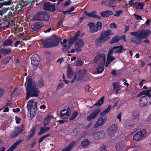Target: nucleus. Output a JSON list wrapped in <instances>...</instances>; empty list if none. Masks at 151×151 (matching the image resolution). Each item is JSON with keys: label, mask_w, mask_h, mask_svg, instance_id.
Listing matches in <instances>:
<instances>
[{"label": "nucleus", "mask_w": 151, "mask_h": 151, "mask_svg": "<svg viewBox=\"0 0 151 151\" xmlns=\"http://www.w3.org/2000/svg\"><path fill=\"white\" fill-rule=\"evenodd\" d=\"M151 33V31L148 29H142L137 31L131 32L130 35L134 37H132L130 42L138 45L141 44L142 39L148 37Z\"/></svg>", "instance_id": "obj_1"}, {"label": "nucleus", "mask_w": 151, "mask_h": 151, "mask_svg": "<svg viewBox=\"0 0 151 151\" xmlns=\"http://www.w3.org/2000/svg\"><path fill=\"white\" fill-rule=\"evenodd\" d=\"M26 99H28L30 97H37L40 93V90L31 78H29L27 81L26 86Z\"/></svg>", "instance_id": "obj_2"}, {"label": "nucleus", "mask_w": 151, "mask_h": 151, "mask_svg": "<svg viewBox=\"0 0 151 151\" xmlns=\"http://www.w3.org/2000/svg\"><path fill=\"white\" fill-rule=\"evenodd\" d=\"M62 38L55 35H52L50 39L44 41L43 42V47L45 48H50L58 46Z\"/></svg>", "instance_id": "obj_3"}, {"label": "nucleus", "mask_w": 151, "mask_h": 151, "mask_svg": "<svg viewBox=\"0 0 151 151\" xmlns=\"http://www.w3.org/2000/svg\"><path fill=\"white\" fill-rule=\"evenodd\" d=\"M113 34L112 31L110 29L102 32L100 35V37L95 41V43L97 45L103 43L110 39L109 36Z\"/></svg>", "instance_id": "obj_4"}, {"label": "nucleus", "mask_w": 151, "mask_h": 151, "mask_svg": "<svg viewBox=\"0 0 151 151\" xmlns=\"http://www.w3.org/2000/svg\"><path fill=\"white\" fill-rule=\"evenodd\" d=\"M37 102L34 99H31L27 103V108L30 118L32 119L35 114V110L37 108Z\"/></svg>", "instance_id": "obj_5"}, {"label": "nucleus", "mask_w": 151, "mask_h": 151, "mask_svg": "<svg viewBox=\"0 0 151 151\" xmlns=\"http://www.w3.org/2000/svg\"><path fill=\"white\" fill-rule=\"evenodd\" d=\"M86 72V70L85 69L80 70L77 71L75 73L74 77L71 83H73L75 80L81 81H84L83 78Z\"/></svg>", "instance_id": "obj_6"}, {"label": "nucleus", "mask_w": 151, "mask_h": 151, "mask_svg": "<svg viewBox=\"0 0 151 151\" xmlns=\"http://www.w3.org/2000/svg\"><path fill=\"white\" fill-rule=\"evenodd\" d=\"M105 56L104 54H99L94 57L93 63H97L104 67L105 63Z\"/></svg>", "instance_id": "obj_7"}, {"label": "nucleus", "mask_w": 151, "mask_h": 151, "mask_svg": "<svg viewBox=\"0 0 151 151\" xmlns=\"http://www.w3.org/2000/svg\"><path fill=\"white\" fill-rule=\"evenodd\" d=\"M139 103L142 107L149 105L151 103V96H145L141 97Z\"/></svg>", "instance_id": "obj_8"}, {"label": "nucleus", "mask_w": 151, "mask_h": 151, "mask_svg": "<svg viewBox=\"0 0 151 151\" xmlns=\"http://www.w3.org/2000/svg\"><path fill=\"white\" fill-rule=\"evenodd\" d=\"M147 133L145 129H142L136 133L133 136V140L137 142L140 141L147 135Z\"/></svg>", "instance_id": "obj_9"}, {"label": "nucleus", "mask_w": 151, "mask_h": 151, "mask_svg": "<svg viewBox=\"0 0 151 151\" xmlns=\"http://www.w3.org/2000/svg\"><path fill=\"white\" fill-rule=\"evenodd\" d=\"M71 110L68 107L60 111V116L62 119H66L70 116L71 114Z\"/></svg>", "instance_id": "obj_10"}, {"label": "nucleus", "mask_w": 151, "mask_h": 151, "mask_svg": "<svg viewBox=\"0 0 151 151\" xmlns=\"http://www.w3.org/2000/svg\"><path fill=\"white\" fill-rule=\"evenodd\" d=\"M118 128L116 124H113L108 128L107 130L108 134L111 137L114 136L117 132Z\"/></svg>", "instance_id": "obj_11"}, {"label": "nucleus", "mask_w": 151, "mask_h": 151, "mask_svg": "<svg viewBox=\"0 0 151 151\" xmlns=\"http://www.w3.org/2000/svg\"><path fill=\"white\" fill-rule=\"evenodd\" d=\"M42 8L45 11L50 12H54L55 10V6L53 5H51L49 2H45L43 5Z\"/></svg>", "instance_id": "obj_12"}, {"label": "nucleus", "mask_w": 151, "mask_h": 151, "mask_svg": "<svg viewBox=\"0 0 151 151\" xmlns=\"http://www.w3.org/2000/svg\"><path fill=\"white\" fill-rule=\"evenodd\" d=\"M31 63L33 68H35L38 66L40 61V57L36 54H34L31 58Z\"/></svg>", "instance_id": "obj_13"}, {"label": "nucleus", "mask_w": 151, "mask_h": 151, "mask_svg": "<svg viewBox=\"0 0 151 151\" xmlns=\"http://www.w3.org/2000/svg\"><path fill=\"white\" fill-rule=\"evenodd\" d=\"M101 116L97 122L94 126L96 128L99 126L103 125L106 120V115L101 114Z\"/></svg>", "instance_id": "obj_14"}, {"label": "nucleus", "mask_w": 151, "mask_h": 151, "mask_svg": "<svg viewBox=\"0 0 151 151\" xmlns=\"http://www.w3.org/2000/svg\"><path fill=\"white\" fill-rule=\"evenodd\" d=\"M83 41L80 38H78L75 44V48L76 51L80 52L81 50V47L84 45Z\"/></svg>", "instance_id": "obj_15"}, {"label": "nucleus", "mask_w": 151, "mask_h": 151, "mask_svg": "<svg viewBox=\"0 0 151 151\" xmlns=\"http://www.w3.org/2000/svg\"><path fill=\"white\" fill-rule=\"evenodd\" d=\"M125 37L126 36L124 35L121 36H119L116 35L109 41V42L111 44L116 43L122 39H123L124 41L126 42H127V40L125 39Z\"/></svg>", "instance_id": "obj_16"}, {"label": "nucleus", "mask_w": 151, "mask_h": 151, "mask_svg": "<svg viewBox=\"0 0 151 151\" xmlns=\"http://www.w3.org/2000/svg\"><path fill=\"white\" fill-rule=\"evenodd\" d=\"M125 50V49L123 48V46L120 45L118 46H114L110 50L111 52L113 53L114 52L116 54L120 53Z\"/></svg>", "instance_id": "obj_17"}, {"label": "nucleus", "mask_w": 151, "mask_h": 151, "mask_svg": "<svg viewBox=\"0 0 151 151\" xmlns=\"http://www.w3.org/2000/svg\"><path fill=\"white\" fill-rule=\"evenodd\" d=\"M100 111V110L99 109L94 110L92 113L87 117V120L90 121L95 118L99 114Z\"/></svg>", "instance_id": "obj_18"}, {"label": "nucleus", "mask_w": 151, "mask_h": 151, "mask_svg": "<svg viewBox=\"0 0 151 151\" xmlns=\"http://www.w3.org/2000/svg\"><path fill=\"white\" fill-rule=\"evenodd\" d=\"M126 145L125 142L122 141L118 142L116 146L117 151H122Z\"/></svg>", "instance_id": "obj_19"}, {"label": "nucleus", "mask_w": 151, "mask_h": 151, "mask_svg": "<svg viewBox=\"0 0 151 151\" xmlns=\"http://www.w3.org/2000/svg\"><path fill=\"white\" fill-rule=\"evenodd\" d=\"M80 31H78L77 33L74 35V37L70 39L68 42V44L69 46L72 45L75 41L78 40V37L80 35Z\"/></svg>", "instance_id": "obj_20"}, {"label": "nucleus", "mask_w": 151, "mask_h": 151, "mask_svg": "<svg viewBox=\"0 0 151 151\" xmlns=\"http://www.w3.org/2000/svg\"><path fill=\"white\" fill-rule=\"evenodd\" d=\"M113 14V12L110 10L103 11L100 13L101 16L103 18L107 17Z\"/></svg>", "instance_id": "obj_21"}, {"label": "nucleus", "mask_w": 151, "mask_h": 151, "mask_svg": "<svg viewBox=\"0 0 151 151\" xmlns=\"http://www.w3.org/2000/svg\"><path fill=\"white\" fill-rule=\"evenodd\" d=\"M27 6V5L26 1L24 0L19 1V3L17 5L18 8H19V10L21 9L22 8Z\"/></svg>", "instance_id": "obj_22"}, {"label": "nucleus", "mask_w": 151, "mask_h": 151, "mask_svg": "<svg viewBox=\"0 0 151 151\" xmlns=\"http://www.w3.org/2000/svg\"><path fill=\"white\" fill-rule=\"evenodd\" d=\"M50 129V128L48 127H41L40 128V131L38 133V135H40L42 134L49 131Z\"/></svg>", "instance_id": "obj_23"}, {"label": "nucleus", "mask_w": 151, "mask_h": 151, "mask_svg": "<svg viewBox=\"0 0 151 151\" xmlns=\"http://www.w3.org/2000/svg\"><path fill=\"white\" fill-rule=\"evenodd\" d=\"M43 25L44 24L42 22H36L31 26V28H40L42 27Z\"/></svg>", "instance_id": "obj_24"}, {"label": "nucleus", "mask_w": 151, "mask_h": 151, "mask_svg": "<svg viewBox=\"0 0 151 151\" xmlns=\"http://www.w3.org/2000/svg\"><path fill=\"white\" fill-rule=\"evenodd\" d=\"M76 143L75 141L70 143L67 147L62 150V151H69Z\"/></svg>", "instance_id": "obj_25"}, {"label": "nucleus", "mask_w": 151, "mask_h": 151, "mask_svg": "<svg viewBox=\"0 0 151 151\" xmlns=\"http://www.w3.org/2000/svg\"><path fill=\"white\" fill-rule=\"evenodd\" d=\"M113 54V53L110 51L108 54L107 60L110 63L115 59V58L112 55Z\"/></svg>", "instance_id": "obj_26"}, {"label": "nucleus", "mask_w": 151, "mask_h": 151, "mask_svg": "<svg viewBox=\"0 0 151 151\" xmlns=\"http://www.w3.org/2000/svg\"><path fill=\"white\" fill-rule=\"evenodd\" d=\"M22 142V140L16 142L6 151H13L15 147Z\"/></svg>", "instance_id": "obj_27"}, {"label": "nucleus", "mask_w": 151, "mask_h": 151, "mask_svg": "<svg viewBox=\"0 0 151 151\" xmlns=\"http://www.w3.org/2000/svg\"><path fill=\"white\" fill-rule=\"evenodd\" d=\"M135 7L136 9H142L145 5L143 3L137 1L135 3Z\"/></svg>", "instance_id": "obj_28"}, {"label": "nucleus", "mask_w": 151, "mask_h": 151, "mask_svg": "<svg viewBox=\"0 0 151 151\" xmlns=\"http://www.w3.org/2000/svg\"><path fill=\"white\" fill-rule=\"evenodd\" d=\"M36 128L35 127H33L30 131V134L26 137V139L27 140L32 138L35 134Z\"/></svg>", "instance_id": "obj_29"}, {"label": "nucleus", "mask_w": 151, "mask_h": 151, "mask_svg": "<svg viewBox=\"0 0 151 151\" xmlns=\"http://www.w3.org/2000/svg\"><path fill=\"white\" fill-rule=\"evenodd\" d=\"M52 117L50 115H47L43 121V124L45 126L48 125V122L50 121Z\"/></svg>", "instance_id": "obj_30"}, {"label": "nucleus", "mask_w": 151, "mask_h": 151, "mask_svg": "<svg viewBox=\"0 0 151 151\" xmlns=\"http://www.w3.org/2000/svg\"><path fill=\"white\" fill-rule=\"evenodd\" d=\"M13 22V20H6L5 22H4V24H5V26H3V28H5V27H6L7 28L9 27V26L10 24L11 23Z\"/></svg>", "instance_id": "obj_31"}, {"label": "nucleus", "mask_w": 151, "mask_h": 151, "mask_svg": "<svg viewBox=\"0 0 151 151\" xmlns=\"http://www.w3.org/2000/svg\"><path fill=\"white\" fill-rule=\"evenodd\" d=\"M90 143L88 139L83 140L81 143V145L83 147H86Z\"/></svg>", "instance_id": "obj_32"}, {"label": "nucleus", "mask_w": 151, "mask_h": 151, "mask_svg": "<svg viewBox=\"0 0 151 151\" xmlns=\"http://www.w3.org/2000/svg\"><path fill=\"white\" fill-rule=\"evenodd\" d=\"M73 75V72L70 68V67H68L67 76L70 78L72 77Z\"/></svg>", "instance_id": "obj_33"}, {"label": "nucleus", "mask_w": 151, "mask_h": 151, "mask_svg": "<svg viewBox=\"0 0 151 151\" xmlns=\"http://www.w3.org/2000/svg\"><path fill=\"white\" fill-rule=\"evenodd\" d=\"M11 52V49H1L0 50V52L3 53L4 55L8 54L9 53Z\"/></svg>", "instance_id": "obj_34"}, {"label": "nucleus", "mask_w": 151, "mask_h": 151, "mask_svg": "<svg viewBox=\"0 0 151 151\" xmlns=\"http://www.w3.org/2000/svg\"><path fill=\"white\" fill-rule=\"evenodd\" d=\"M50 18V16L47 14V12H43L42 21H47Z\"/></svg>", "instance_id": "obj_35"}, {"label": "nucleus", "mask_w": 151, "mask_h": 151, "mask_svg": "<svg viewBox=\"0 0 151 151\" xmlns=\"http://www.w3.org/2000/svg\"><path fill=\"white\" fill-rule=\"evenodd\" d=\"M40 11L38 12L35 15L33 16L32 19L34 21H40Z\"/></svg>", "instance_id": "obj_36"}, {"label": "nucleus", "mask_w": 151, "mask_h": 151, "mask_svg": "<svg viewBox=\"0 0 151 151\" xmlns=\"http://www.w3.org/2000/svg\"><path fill=\"white\" fill-rule=\"evenodd\" d=\"M104 97L102 96L98 101L97 103H95L94 104V106H100L104 103Z\"/></svg>", "instance_id": "obj_37"}, {"label": "nucleus", "mask_w": 151, "mask_h": 151, "mask_svg": "<svg viewBox=\"0 0 151 151\" xmlns=\"http://www.w3.org/2000/svg\"><path fill=\"white\" fill-rule=\"evenodd\" d=\"M37 84L38 87L40 88H41L44 86V80L42 78H40Z\"/></svg>", "instance_id": "obj_38"}, {"label": "nucleus", "mask_w": 151, "mask_h": 151, "mask_svg": "<svg viewBox=\"0 0 151 151\" xmlns=\"http://www.w3.org/2000/svg\"><path fill=\"white\" fill-rule=\"evenodd\" d=\"M50 135V134L49 133L45 135L42 136L39 140V143H40L42 142L47 137H49Z\"/></svg>", "instance_id": "obj_39"}, {"label": "nucleus", "mask_w": 151, "mask_h": 151, "mask_svg": "<svg viewBox=\"0 0 151 151\" xmlns=\"http://www.w3.org/2000/svg\"><path fill=\"white\" fill-rule=\"evenodd\" d=\"M12 43V41L10 40H6L4 41L3 44L6 46H10L11 45Z\"/></svg>", "instance_id": "obj_40"}, {"label": "nucleus", "mask_w": 151, "mask_h": 151, "mask_svg": "<svg viewBox=\"0 0 151 151\" xmlns=\"http://www.w3.org/2000/svg\"><path fill=\"white\" fill-rule=\"evenodd\" d=\"M12 56H11L8 57L6 58H4L3 60V63L4 64L8 63L11 59L12 58Z\"/></svg>", "instance_id": "obj_41"}, {"label": "nucleus", "mask_w": 151, "mask_h": 151, "mask_svg": "<svg viewBox=\"0 0 151 151\" xmlns=\"http://www.w3.org/2000/svg\"><path fill=\"white\" fill-rule=\"evenodd\" d=\"M132 116L134 119H137L139 118V113L137 111H134L132 113Z\"/></svg>", "instance_id": "obj_42"}, {"label": "nucleus", "mask_w": 151, "mask_h": 151, "mask_svg": "<svg viewBox=\"0 0 151 151\" xmlns=\"http://www.w3.org/2000/svg\"><path fill=\"white\" fill-rule=\"evenodd\" d=\"M111 107V105L109 106L107 108L101 113V114H102L103 115H106V114L108 113Z\"/></svg>", "instance_id": "obj_43"}, {"label": "nucleus", "mask_w": 151, "mask_h": 151, "mask_svg": "<svg viewBox=\"0 0 151 151\" xmlns=\"http://www.w3.org/2000/svg\"><path fill=\"white\" fill-rule=\"evenodd\" d=\"M70 46H68L66 45H63L62 47V50L63 52H66L70 48Z\"/></svg>", "instance_id": "obj_44"}, {"label": "nucleus", "mask_w": 151, "mask_h": 151, "mask_svg": "<svg viewBox=\"0 0 151 151\" xmlns=\"http://www.w3.org/2000/svg\"><path fill=\"white\" fill-rule=\"evenodd\" d=\"M112 86L113 88L114 89L119 88L120 87V85L119 84V83L117 82H114L113 83Z\"/></svg>", "instance_id": "obj_45"}, {"label": "nucleus", "mask_w": 151, "mask_h": 151, "mask_svg": "<svg viewBox=\"0 0 151 151\" xmlns=\"http://www.w3.org/2000/svg\"><path fill=\"white\" fill-rule=\"evenodd\" d=\"M15 130V132L18 133V135L21 133L23 131V129L21 127L16 128Z\"/></svg>", "instance_id": "obj_46"}, {"label": "nucleus", "mask_w": 151, "mask_h": 151, "mask_svg": "<svg viewBox=\"0 0 151 151\" xmlns=\"http://www.w3.org/2000/svg\"><path fill=\"white\" fill-rule=\"evenodd\" d=\"M78 115V113L77 112H74L71 116L69 118V119L70 120H72L74 119L76 116Z\"/></svg>", "instance_id": "obj_47"}, {"label": "nucleus", "mask_w": 151, "mask_h": 151, "mask_svg": "<svg viewBox=\"0 0 151 151\" xmlns=\"http://www.w3.org/2000/svg\"><path fill=\"white\" fill-rule=\"evenodd\" d=\"M99 132H94L93 134V138L96 139H99Z\"/></svg>", "instance_id": "obj_48"}, {"label": "nucleus", "mask_w": 151, "mask_h": 151, "mask_svg": "<svg viewBox=\"0 0 151 151\" xmlns=\"http://www.w3.org/2000/svg\"><path fill=\"white\" fill-rule=\"evenodd\" d=\"M150 91H151V90L142 91V92L143 95H146V96H149L150 95L149 94Z\"/></svg>", "instance_id": "obj_49"}, {"label": "nucleus", "mask_w": 151, "mask_h": 151, "mask_svg": "<svg viewBox=\"0 0 151 151\" xmlns=\"http://www.w3.org/2000/svg\"><path fill=\"white\" fill-rule=\"evenodd\" d=\"M104 70L102 66H99L97 68V71L98 73H101Z\"/></svg>", "instance_id": "obj_50"}, {"label": "nucleus", "mask_w": 151, "mask_h": 151, "mask_svg": "<svg viewBox=\"0 0 151 151\" xmlns=\"http://www.w3.org/2000/svg\"><path fill=\"white\" fill-rule=\"evenodd\" d=\"M115 12L117 13L114 14V16H116L117 17H119L120 14L122 13V10H119L118 11H116Z\"/></svg>", "instance_id": "obj_51"}, {"label": "nucleus", "mask_w": 151, "mask_h": 151, "mask_svg": "<svg viewBox=\"0 0 151 151\" xmlns=\"http://www.w3.org/2000/svg\"><path fill=\"white\" fill-rule=\"evenodd\" d=\"M99 138L101 139L105 135V132L104 131H100L99 132Z\"/></svg>", "instance_id": "obj_52"}, {"label": "nucleus", "mask_w": 151, "mask_h": 151, "mask_svg": "<svg viewBox=\"0 0 151 151\" xmlns=\"http://www.w3.org/2000/svg\"><path fill=\"white\" fill-rule=\"evenodd\" d=\"M109 27L111 28H116L117 27L116 24L114 22L111 23Z\"/></svg>", "instance_id": "obj_53"}, {"label": "nucleus", "mask_w": 151, "mask_h": 151, "mask_svg": "<svg viewBox=\"0 0 151 151\" xmlns=\"http://www.w3.org/2000/svg\"><path fill=\"white\" fill-rule=\"evenodd\" d=\"M96 26V28H101L102 26V24L100 22H97L96 24L95 25Z\"/></svg>", "instance_id": "obj_54"}, {"label": "nucleus", "mask_w": 151, "mask_h": 151, "mask_svg": "<svg viewBox=\"0 0 151 151\" xmlns=\"http://www.w3.org/2000/svg\"><path fill=\"white\" fill-rule=\"evenodd\" d=\"M96 12L95 11H92L90 13V17H93L94 18H95V16L96 15V14H95L96 13Z\"/></svg>", "instance_id": "obj_55"}, {"label": "nucleus", "mask_w": 151, "mask_h": 151, "mask_svg": "<svg viewBox=\"0 0 151 151\" xmlns=\"http://www.w3.org/2000/svg\"><path fill=\"white\" fill-rule=\"evenodd\" d=\"M88 25L89 27V28H92V27H94L95 26V25L94 24V23L92 22L88 23Z\"/></svg>", "instance_id": "obj_56"}, {"label": "nucleus", "mask_w": 151, "mask_h": 151, "mask_svg": "<svg viewBox=\"0 0 151 151\" xmlns=\"http://www.w3.org/2000/svg\"><path fill=\"white\" fill-rule=\"evenodd\" d=\"M82 65V62L80 60H78L76 63V66H81Z\"/></svg>", "instance_id": "obj_57"}, {"label": "nucleus", "mask_w": 151, "mask_h": 151, "mask_svg": "<svg viewBox=\"0 0 151 151\" xmlns=\"http://www.w3.org/2000/svg\"><path fill=\"white\" fill-rule=\"evenodd\" d=\"M35 0H29V1H26L27 5H29V6H31L32 2L35 1Z\"/></svg>", "instance_id": "obj_58"}, {"label": "nucleus", "mask_w": 151, "mask_h": 151, "mask_svg": "<svg viewBox=\"0 0 151 151\" xmlns=\"http://www.w3.org/2000/svg\"><path fill=\"white\" fill-rule=\"evenodd\" d=\"M135 3L134 2L133 0H131L129 2V5L131 6H135Z\"/></svg>", "instance_id": "obj_59"}, {"label": "nucleus", "mask_w": 151, "mask_h": 151, "mask_svg": "<svg viewBox=\"0 0 151 151\" xmlns=\"http://www.w3.org/2000/svg\"><path fill=\"white\" fill-rule=\"evenodd\" d=\"M100 29H90L89 31L91 33H93L98 31Z\"/></svg>", "instance_id": "obj_60"}, {"label": "nucleus", "mask_w": 151, "mask_h": 151, "mask_svg": "<svg viewBox=\"0 0 151 151\" xmlns=\"http://www.w3.org/2000/svg\"><path fill=\"white\" fill-rule=\"evenodd\" d=\"M71 1L70 0H68L65 2L64 6H68L71 4Z\"/></svg>", "instance_id": "obj_61"}, {"label": "nucleus", "mask_w": 151, "mask_h": 151, "mask_svg": "<svg viewBox=\"0 0 151 151\" xmlns=\"http://www.w3.org/2000/svg\"><path fill=\"white\" fill-rule=\"evenodd\" d=\"M18 135V133H17L15 132V130L12 133L11 135V137H15Z\"/></svg>", "instance_id": "obj_62"}, {"label": "nucleus", "mask_w": 151, "mask_h": 151, "mask_svg": "<svg viewBox=\"0 0 151 151\" xmlns=\"http://www.w3.org/2000/svg\"><path fill=\"white\" fill-rule=\"evenodd\" d=\"M134 16L135 17V19L137 20H138L139 19L140 20L142 19V18L140 16L136 14H134Z\"/></svg>", "instance_id": "obj_63"}, {"label": "nucleus", "mask_w": 151, "mask_h": 151, "mask_svg": "<svg viewBox=\"0 0 151 151\" xmlns=\"http://www.w3.org/2000/svg\"><path fill=\"white\" fill-rule=\"evenodd\" d=\"M98 151H107V150L105 147L103 146L100 147Z\"/></svg>", "instance_id": "obj_64"}]
</instances>
